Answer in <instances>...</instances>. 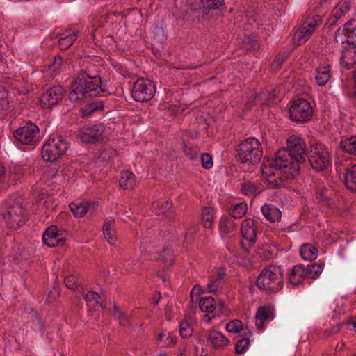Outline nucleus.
Returning <instances> with one entry per match:
<instances>
[{
  "instance_id": "nucleus-53",
  "label": "nucleus",
  "mask_w": 356,
  "mask_h": 356,
  "mask_svg": "<svg viewBox=\"0 0 356 356\" xmlns=\"http://www.w3.org/2000/svg\"><path fill=\"white\" fill-rule=\"evenodd\" d=\"M220 286V282L218 280H211L207 284V289L209 292H215L218 291Z\"/></svg>"
},
{
  "instance_id": "nucleus-13",
  "label": "nucleus",
  "mask_w": 356,
  "mask_h": 356,
  "mask_svg": "<svg viewBox=\"0 0 356 356\" xmlns=\"http://www.w3.org/2000/svg\"><path fill=\"white\" fill-rule=\"evenodd\" d=\"M105 126L102 123L88 125L83 127L81 134V140L83 143L95 144L103 140Z\"/></svg>"
},
{
  "instance_id": "nucleus-29",
  "label": "nucleus",
  "mask_w": 356,
  "mask_h": 356,
  "mask_svg": "<svg viewBox=\"0 0 356 356\" xmlns=\"http://www.w3.org/2000/svg\"><path fill=\"white\" fill-rule=\"evenodd\" d=\"M340 149L345 153L356 155V136L342 138Z\"/></svg>"
},
{
  "instance_id": "nucleus-14",
  "label": "nucleus",
  "mask_w": 356,
  "mask_h": 356,
  "mask_svg": "<svg viewBox=\"0 0 356 356\" xmlns=\"http://www.w3.org/2000/svg\"><path fill=\"white\" fill-rule=\"evenodd\" d=\"M316 17L308 18L307 21L303 22L301 26L296 31L294 34V39L297 40L299 45L305 44L306 41L312 36L316 28L318 26L317 20L319 19V16L316 15Z\"/></svg>"
},
{
  "instance_id": "nucleus-35",
  "label": "nucleus",
  "mask_w": 356,
  "mask_h": 356,
  "mask_svg": "<svg viewBox=\"0 0 356 356\" xmlns=\"http://www.w3.org/2000/svg\"><path fill=\"white\" fill-rule=\"evenodd\" d=\"M104 108V104L102 100L93 101L90 103L87 104L81 110L82 116H87L90 115L92 113L96 111H101Z\"/></svg>"
},
{
  "instance_id": "nucleus-17",
  "label": "nucleus",
  "mask_w": 356,
  "mask_h": 356,
  "mask_svg": "<svg viewBox=\"0 0 356 356\" xmlns=\"http://www.w3.org/2000/svg\"><path fill=\"white\" fill-rule=\"evenodd\" d=\"M307 271L306 268L302 264H298L293 266L291 273L289 275V282L293 286H298L307 276Z\"/></svg>"
},
{
  "instance_id": "nucleus-38",
  "label": "nucleus",
  "mask_w": 356,
  "mask_h": 356,
  "mask_svg": "<svg viewBox=\"0 0 356 356\" xmlns=\"http://www.w3.org/2000/svg\"><path fill=\"white\" fill-rule=\"evenodd\" d=\"M116 154V151L113 148H105L104 149H100L97 153V159L98 162L106 163L109 161V160L114 157Z\"/></svg>"
},
{
  "instance_id": "nucleus-48",
  "label": "nucleus",
  "mask_w": 356,
  "mask_h": 356,
  "mask_svg": "<svg viewBox=\"0 0 356 356\" xmlns=\"http://www.w3.org/2000/svg\"><path fill=\"white\" fill-rule=\"evenodd\" d=\"M249 344L250 339L246 337H243L236 343L235 346V353L238 355L244 353Z\"/></svg>"
},
{
  "instance_id": "nucleus-33",
  "label": "nucleus",
  "mask_w": 356,
  "mask_h": 356,
  "mask_svg": "<svg viewBox=\"0 0 356 356\" xmlns=\"http://www.w3.org/2000/svg\"><path fill=\"white\" fill-rule=\"evenodd\" d=\"M69 207L76 218L83 217L88 209V202H82L80 203L72 202L69 204Z\"/></svg>"
},
{
  "instance_id": "nucleus-43",
  "label": "nucleus",
  "mask_w": 356,
  "mask_h": 356,
  "mask_svg": "<svg viewBox=\"0 0 356 356\" xmlns=\"http://www.w3.org/2000/svg\"><path fill=\"white\" fill-rule=\"evenodd\" d=\"M307 276L311 279H316L323 271V266L320 264H312L306 268Z\"/></svg>"
},
{
  "instance_id": "nucleus-50",
  "label": "nucleus",
  "mask_w": 356,
  "mask_h": 356,
  "mask_svg": "<svg viewBox=\"0 0 356 356\" xmlns=\"http://www.w3.org/2000/svg\"><path fill=\"white\" fill-rule=\"evenodd\" d=\"M226 330L229 332H238L242 330V323L239 320H233L226 325Z\"/></svg>"
},
{
  "instance_id": "nucleus-12",
  "label": "nucleus",
  "mask_w": 356,
  "mask_h": 356,
  "mask_svg": "<svg viewBox=\"0 0 356 356\" xmlns=\"http://www.w3.org/2000/svg\"><path fill=\"white\" fill-rule=\"evenodd\" d=\"M3 216L10 229L16 230L24 223V208L19 204L8 206Z\"/></svg>"
},
{
  "instance_id": "nucleus-42",
  "label": "nucleus",
  "mask_w": 356,
  "mask_h": 356,
  "mask_svg": "<svg viewBox=\"0 0 356 356\" xmlns=\"http://www.w3.org/2000/svg\"><path fill=\"white\" fill-rule=\"evenodd\" d=\"M77 35L75 33H73L70 35H68L65 37L60 38L58 40V45L61 50L67 49L76 40Z\"/></svg>"
},
{
  "instance_id": "nucleus-31",
  "label": "nucleus",
  "mask_w": 356,
  "mask_h": 356,
  "mask_svg": "<svg viewBox=\"0 0 356 356\" xmlns=\"http://www.w3.org/2000/svg\"><path fill=\"white\" fill-rule=\"evenodd\" d=\"M172 203L170 201L154 202L153 207L156 208L161 213L165 215L169 219L175 216L174 212L171 210Z\"/></svg>"
},
{
  "instance_id": "nucleus-54",
  "label": "nucleus",
  "mask_w": 356,
  "mask_h": 356,
  "mask_svg": "<svg viewBox=\"0 0 356 356\" xmlns=\"http://www.w3.org/2000/svg\"><path fill=\"white\" fill-rule=\"evenodd\" d=\"M104 236L105 239L111 245H115L117 243V236L112 233V231L104 232Z\"/></svg>"
},
{
  "instance_id": "nucleus-45",
  "label": "nucleus",
  "mask_w": 356,
  "mask_h": 356,
  "mask_svg": "<svg viewBox=\"0 0 356 356\" xmlns=\"http://www.w3.org/2000/svg\"><path fill=\"white\" fill-rule=\"evenodd\" d=\"M290 55V52L288 51H285L283 52L279 53L275 58L274 60L273 61L271 65L272 67L275 70L279 69L282 63L284 62V60L289 58Z\"/></svg>"
},
{
  "instance_id": "nucleus-64",
  "label": "nucleus",
  "mask_w": 356,
  "mask_h": 356,
  "mask_svg": "<svg viewBox=\"0 0 356 356\" xmlns=\"http://www.w3.org/2000/svg\"><path fill=\"white\" fill-rule=\"evenodd\" d=\"M119 312H121L119 310V308L117 307V305H115L113 306V316L115 317L119 314Z\"/></svg>"
},
{
  "instance_id": "nucleus-26",
  "label": "nucleus",
  "mask_w": 356,
  "mask_h": 356,
  "mask_svg": "<svg viewBox=\"0 0 356 356\" xmlns=\"http://www.w3.org/2000/svg\"><path fill=\"white\" fill-rule=\"evenodd\" d=\"M350 6L347 1L339 3L333 10L332 17L328 22L331 25L334 24L338 19L350 10Z\"/></svg>"
},
{
  "instance_id": "nucleus-37",
  "label": "nucleus",
  "mask_w": 356,
  "mask_h": 356,
  "mask_svg": "<svg viewBox=\"0 0 356 356\" xmlns=\"http://www.w3.org/2000/svg\"><path fill=\"white\" fill-rule=\"evenodd\" d=\"M241 48L247 51L257 50L259 48V43L252 36L246 35L242 40Z\"/></svg>"
},
{
  "instance_id": "nucleus-62",
  "label": "nucleus",
  "mask_w": 356,
  "mask_h": 356,
  "mask_svg": "<svg viewBox=\"0 0 356 356\" xmlns=\"http://www.w3.org/2000/svg\"><path fill=\"white\" fill-rule=\"evenodd\" d=\"M7 96V92L4 88L0 86V99H3Z\"/></svg>"
},
{
  "instance_id": "nucleus-44",
  "label": "nucleus",
  "mask_w": 356,
  "mask_h": 356,
  "mask_svg": "<svg viewBox=\"0 0 356 356\" xmlns=\"http://www.w3.org/2000/svg\"><path fill=\"white\" fill-rule=\"evenodd\" d=\"M159 259L166 266H171L174 262L172 250L169 248H165L159 254Z\"/></svg>"
},
{
  "instance_id": "nucleus-20",
  "label": "nucleus",
  "mask_w": 356,
  "mask_h": 356,
  "mask_svg": "<svg viewBox=\"0 0 356 356\" xmlns=\"http://www.w3.org/2000/svg\"><path fill=\"white\" fill-rule=\"evenodd\" d=\"M261 211L265 218L271 222L280 221L282 217V212L272 204H265L261 207Z\"/></svg>"
},
{
  "instance_id": "nucleus-41",
  "label": "nucleus",
  "mask_w": 356,
  "mask_h": 356,
  "mask_svg": "<svg viewBox=\"0 0 356 356\" xmlns=\"http://www.w3.org/2000/svg\"><path fill=\"white\" fill-rule=\"evenodd\" d=\"M64 282L65 286L72 291H79L80 289L83 290V288L81 285V281L79 278L76 277L73 275H69L65 277L64 280Z\"/></svg>"
},
{
  "instance_id": "nucleus-30",
  "label": "nucleus",
  "mask_w": 356,
  "mask_h": 356,
  "mask_svg": "<svg viewBox=\"0 0 356 356\" xmlns=\"http://www.w3.org/2000/svg\"><path fill=\"white\" fill-rule=\"evenodd\" d=\"M331 77L329 65L321 66L316 69V80L318 86H325Z\"/></svg>"
},
{
  "instance_id": "nucleus-51",
  "label": "nucleus",
  "mask_w": 356,
  "mask_h": 356,
  "mask_svg": "<svg viewBox=\"0 0 356 356\" xmlns=\"http://www.w3.org/2000/svg\"><path fill=\"white\" fill-rule=\"evenodd\" d=\"M84 299L87 303L92 302V300L96 302V304L99 305L103 309L104 307L102 304L100 302L99 300L101 299L100 295L95 291H88L84 296Z\"/></svg>"
},
{
  "instance_id": "nucleus-5",
  "label": "nucleus",
  "mask_w": 356,
  "mask_h": 356,
  "mask_svg": "<svg viewBox=\"0 0 356 356\" xmlns=\"http://www.w3.org/2000/svg\"><path fill=\"white\" fill-rule=\"evenodd\" d=\"M308 159L311 167L316 172L325 170L331 165V156L328 149L321 143L310 146Z\"/></svg>"
},
{
  "instance_id": "nucleus-19",
  "label": "nucleus",
  "mask_w": 356,
  "mask_h": 356,
  "mask_svg": "<svg viewBox=\"0 0 356 356\" xmlns=\"http://www.w3.org/2000/svg\"><path fill=\"white\" fill-rule=\"evenodd\" d=\"M341 64L346 69H350L356 65V45H352L342 51L340 58Z\"/></svg>"
},
{
  "instance_id": "nucleus-39",
  "label": "nucleus",
  "mask_w": 356,
  "mask_h": 356,
  "mask_svg": "<svg viewBox=\"0 0 356 356\" xmlns=\"http://www.w3.org/2000/svg\"><path fill=\"white\" fill-rule=\"evenodd\" d=\"M29 318L32 321L33 327L40 332L43 331L44 322L37 311L31 309Z\"/></svg>"
},
{
  "instance_id": "nucleus-47",
  "label": "nucleus",
  "mask_w": 356,
  "mask_h": 356,
  "mask_svg": "<svg viewBox=\"0 0 356 356\" xmlns=\"http://www.w3.org/2000/svg\"><path fill=\"white\" fill-rule=\"evenodd\" d=\"M241 189L243 194L248 195H255L258 190L256 184L252 182H244L241 184Z\"/></svg>"
},
{
  "instance_id": "nucleus-57",
  "label": "nucleus",
  "mask_w": 356,
  "mask_h": 356,
  "mask_svg": "<svg viewBox=\"0 0 356 356\" xmlns=\"http://www.w3.org/2000/svg\"><path fill=\"white\" fill-rule=\"evenodd\" d=\"M202 293V288L200 285H195L191 291V300L193 301V296L198 297Z\"/></svg>"
},
{
  "instance_id": "nucleus-18",
  "label": "nucleus",
  "mask_w": 356,
  "mask_h": 356,
  "mask_svg": "<svg viewBox=\"0 0 356 356\" xmlns=\"http://www.w3.org/2000/svg\"><path fill=\"white\" fill-rule=\"evenodd\" d=\"M273 318V310L268 305L258 307L255 316L256 326L259 330L264 328V323Z\"/></svg>"
},
{
  "instance_id": "nucleus-4",
  "label": "nucleus",
  "mask_w": 356,
  "mask_h": 356,
  "mask_svg": "<svg viewBox=\"0 0 356 356\" xmlns=\"http://www.w3.org/2000/svg\"><path fill=\"white\" fill-rule=\"evenodd\" d=\"M236 159L241 163L258 164L263 156L261 144L255 138L243 140L236 148Z\"/></svg>"
},
{
  "instance_id": "nucleus-46",
  "label": "nucleus",
  "mask_w": 356,
  "mask_h": 356,
  "mask_svg": "<svg viewBox=\"0 0 356 356\" xmlns=\"http://www.w3.org/2000/svg\"><path fill=\"white\" fill-rule=\"evenodd\" d=\"M193 331V328L190 325L188 321L183 320L181 321L180 325H179V332H180V335L183 338H188L190 336H191Z\"/></svg>"
},
{
  "instance_id": "nucleus-49",
  "label": "nucleus",
  "mask_w": 356,
  "mask_h": 356,
  "mask_svg": "<svg viewBox=\"0 0 356 356\" xmlns=\"http://www.w3.org/2000/svg\"><path fill=\"white\" fill-rule=\"evenodd\" d=\"M183 151L186 156L189 157L191 160L195 159L200 152L199 148L197 146L184 145Z\"/></svg>"
},
{
  "instance_id": "nucleus-10",
  "label": "nucleus",
  "mask_w": 356,
  "mask_h": 356,
  "mask_svg": "<svg viewBox=\"0 0 356 356\" xmlns=\"http://www.w3.org/2000/svg\"><path fill=\"white\" fill-rule=\"evenodd\" d=\"M255 220L248 218L244 220L241 226L242 239L241 241V246L248 251L252 248L256 242L257 227Z\"/></svg>"
},
{
  "instance_id": "nucleus-21",
  "label": "nucleus",
  "mask_w": 356,
  "mask_h": 356,
  "mask_svg": "<svg viewBox=\"0 0 356 356\" xmlns=\"http://www.w3.org/2000/svg\"><path fill=\"white\" fill-rule=\"evenodd\" d=\"M333 191L325 186L318 187L316 190L315 197L322 205L331 206Z\"/></svg>"
},
{
  "instance_id": "nucleus-60",
  "label": "nucleus",
  "mask_w": 356,
  "mask_h": 356,
  "mask_svg": "<svg viewBox=\"0 0 356 356\" xmlns=\"http://www.w3.org/2000/svg\"><path fill=\"white\" fill-rule=\"evenodd\" d=\"M216 307H218L219 313L222 314L224 312L225 305L222 302H218V303L216 304Z\"/></svg>"
},
{
  "instance_id": "nucleus-6",
  "label": "nucleus",
  "mask_w": 356,
  "mask_h": 356,
  "mask_svg": "<svg viewBox=\"0 0 356 356\" xmlns=\"http://www.w3.org/2000/svg\"><path fill=\"white\" fill-rule=\"evenodd\" d=\"M68 149L67 143L60 135L50 138L41 149V156L45 161L54 162L63 156Z\"/></svg>"
},
{
  "instance_id": "nucleus-34",
  "label": "nucleus",
  "mask_w": 356,
  "mask_h": 356,
  "mask_svg": "<svg viewBox=\"0 0 356 356\" xmlns=\"http://www.w3.org/2000/svg\"><path fill=\"white\" fill-rule=\"evenodd\" d=\"M216 300L211 297L202 298L199 301V307L203 312L211 313L215 311Z\"/></svg>"
},
{
  "instance_id": "nucleus-61",
  "label": "nucleus",
  "mask_w": 356,
  "mask_h": 356,
  "mask_svg": "<svg viewBox=\"0 0 356 356\" xmlns=\"http://www.w3.org/2000/svg\"><path fill=\"white\" fill-rule=\"evenodd\" d=\"M6 170L3 166L0 165V183L4 181Z\"/></svg>"
},
{
  "instance_id": "nucleus-24",
  "label": "nucleus",
  "mask_w": 356,
  "mask_h": 356,
  "mask_svg": "<svg viewBox=\"0 0 356 356\" xmlns=\"http://www.w3.org/2000/svg\"><path fill=\"white\" fill-rule=\"evenodd\" d=\"M237 227V224L232 218L222 216L219 222V229L222 235H227L234 232Z\"/></svg>"
},
{
  "instance_id": "nucleus-52",
  "label": "nucleus",
  "mask_w": 356,
  "mask_h": 356,
  "mask_svg": "<svg viewBox=\"0 0 356 356\" xmlns=\"http://www.w3.org/2000/svg\"><path fill=\"white\" fill-rule=\"evenodd\" d=\"M201 162L203 168L209 169L213 165L212 157L209 154H203L201 155Z\"/></svg>"
},
{
  "instance_id": "nucleus-58",
  "label": "nucleus",
  "mask_w": 356,
  "mask_h": 356,
  "mask_svg": "<svg viewBox=\"0 0 356 356\" xmlns=\"http://www.w3.org/2000/svg\"><path fill=\"white\" fill-rule=\"evenodd\" d=\"M197 232V227L195 225L192 226L190 229H187V232H186V238H193V235L195 234Z\"/></svg>"
},
{
  "instance_id": "nucleus-36",
  "label": "nucleus",
  "mask_w": 356,
  "mask_h": 356,
  "mask_svg": "<svg viewBox=\"0 0 356 356\" xmlns=\"http://www.w3.org/2000/svg\"><path fill=\"white\" fill-rule=\"evenodd\" d=\"M202 225L205 228H211L213 220V209L204 207L202 211Z\"/></svg>"
},
{
  "instance_id": "nucleus-55",
  "label": "nucleus",
  "mask_w": 356,
  "mask_h": 356,
  "mask_svg": "<svg viewBox=\"0 0 356 356\" xmlns=\"http://www.w3.org/2000/svg\"><path fill=\"white\" fill-rule=\"evenodd\" d=\"M115 318L118 319L120 325L125 326L129 324L128 316L123 312H119V314Z\"/></svg>"
},
{
  "instance_id": "nucleus-2",
  "label": "nucleus",
  "mask_w": 356,
  "mask_h": 356,
  "mask_svg": "<svg viewBox=\"0 0 356 356\" xmlns=\"http://www.w3.org/2000/svg\"><path fill=\"white\" fill-rule=\"evenodd\" d=\"M102 80L99 75H92L86 70H81L72 81L68 98L74 103L80 104L84 99L93 98L104 93Z\"/></svg>"
},
{
  "instance_id": "nucleus-3",
  "label": "nucleus",
  "mask_w": 356,
  "mask_h": 356,
  "mask_svg": "<svg viewBox=\"0 0 356 356\" xmlns=\"http://www.w3.org/2000/svg\"><path fill=\"white\" fill-rule=\"evenodd\" d=\"M257 286L267 293H276L284 286L283 270L280 266L268 265L257 277Z\"/></svg>"
},
{
  "instance_id": "nucleus-8",
  "label": "nucleus",
  "mask_w": 356,
  "mask_h": 356,
  "mask_svg": "<svg viewBox=\"0 0 356 356\" xmlns=\"http://www.w3.org/2000/svg\"><path fill=\"white\" fill-rule=\"evenodd\" d=\"M313 115V108L310 103L305 99L294 100L289 108V117L296 122H306Z\"/></svg>"
},
{
  "instance_id": "nucleus-1",
  "label": "nucleus",
  "mask_w": 356,
  "mask_h": 356,
  "mask_svg": "<svg viewBox=\"0 0 356 356\" xmlns=\"http://www.w3.org/2000/svg\"><path fill=\"white\" fill-rule=\"evenodd\" d=\"M307 153L305 140L296 135L288 138L286 146L280 149L269 165L280 171L279 179L287 181L293 179L300 172V164L305 162Z\"/></svg>"
},
{
  "instance_id": "nucleus-9",
  "label": "nucleus",
  "mask_w": 356,
  "mask_h": 356,
  "mask_svg": "<svg viewBox=\"0 0 356 356\" xmlns=\"http://www.w3.org/2000/svg\"><path fill=\"white\" fill-rule=\"evenodd\" d=\"M14 136L22 144L33 145L39 138V128L35 124L30 121L26 122L25 125L19 127Z\"/></svg>"
},
{
  "instance_id": "nucleus-15",
  "label": "nucleus",
  "mask_w": 356,
  "mask_h": 356,
  "mask_svg": "<svg viewBox=\"0 0 356 356\" xmlns=\"http://www.w3.org/2000/svg\"><path fill=\"white\" fill-rule=\"evenodd\" d=\"M64 92V88L60 85L54 86L53 87L47 89L40 97L42 106L47 108H51L62 99Z\"/></svg>"
},
{
  "instance_id": "nucleus-7",
  "label": "nucleus",
  "mask_w": 356,
  "mask_h": 356,
  "mask_svg": "<svg viewBox=\"0 0 356 356\" xmlns=\"http://www.w3.org/2000/svg\"><path fill=\"white\" fill-rule=\"evenodd\" d=\"M156 92L155 85L147 79L136 80L132 86L131 96L136 102H147L151 100Z\"/></svg>"
},
{
  "instance_id": "nucleus-28",
  "label": "nucleus",
  "mask_w": 356,
  "mask_h": 356,
  "mask_svg": "<svg viewBox=\"0 0 356 356\" xmlns=\"http://www.w3.org/2000/svg\"><path fill=\"white\" fill-rule=\"evenodd\" d=\"M300 255L305 260L314 261L318 257V249L311 244H303L300 249Z\"/></svg>"
},
{
  "instance_id": "nucleus-56",
  "label": "nucleus",
  "mask_w": 356,
  "mask_h": 356,
  "mask_svg": "<svg viewBox=\"0 0 356 356\" xmlns=\"http://www.w3.org/2000/svg\"><path fill=\"white\" fill-rule=\"evenodd\" d=\"M114 227V220L113 218H106L105 223L102 227V231L108 232L112 231V228Z\"/></svg>"
},
{
  "instance_id": "nucleus-25",
  "label": "nucleus",
  "mask_w": 356,
  "mask_h": 356,
  "mask_svg": "<svg viewBox=\"0 0 356 356\" xmlns=\"http://www.w3.org/2000/svg\"><path fill=\"white\" fill-rule=\"evenodd\" d=\"M343 31L347 36V43L356 45V19H350L344 24Z\"/></svg>"
},
{
  "instance_id": "nucleus-16",
  "label": "nucleus",
  "mask_w": 356,
  "mask_h": 356,
  "mask_svg": "<svg viewBox=\"0 0 356 356\" xmlns=\"http://www.w3.org/2000/svg\"><path fill=\"white\" fill-rule=\"evenodd\" d=\"M207 341L215 349H222L229 343V341L224 334L213 329L207 332Z\"/></svg>"
},
{
  "instance_id": "nucleus-22",
  "label": "nucleus",
  "mask_w": 356,
  "mask_h": 356,
  "mask_svg": "<svg viewBox=\"0 0 356 356\" xmlns=\"http://www.w3.org/2000/svg\"><path fill=\"white\" fill-rule=\"evenodd\" d=\"M344 175V184L346 188L356 192V164L348 166Z\"/></svg>"
},
{
  "instance_id": "nucleus-27",
  "label": "nucleus",
  "mask_w": 356,
  "mask_h": 356,
  "mask_svg": "<svg viewBox=\"0 0 356 356\" xmlns=\"http://www.w3.org/2000/svg\"><path fill=\"white\" fill-rule=\"evenodd\" d=\"M265 104H273V99L267 98V92H262L259 93H254L246 103V106L251 107L252 104L264 105Z\"/></svg>"
},
{
  "instance_id": "nucleus-40",
  "label": "nucleus",
  "mask_w": 356,
  "mask_h": 356,
  "mask_svg": "<svg viewBox=\"0 0 356 356\" xmlns=\"http://www.w3.org/2000/svg\"><path fill=\"white\" fill-rule=\"evenodd\" d=\"M248 209L247 204L243 202L236 204L234 207L229 209L231 218H240L246 213Z\"/></svg>"
},
{
  "instance_id": "nucleus-11",
  "label": "nucleus",
  "mask_w": 356,
  "mask_h": 356,
  "mask_svg": "<svg viewBox=\"0 0 356 356\" xmlns=\"http://www.w3.org/2000/svg\"><path fill=\"white\" fill-rule=\"evenodd\" d=\"M66 230L56 225L48 227L42 235V241L49 247L62 246L67 236Z\"/></svg>"
},
{
  "instance_id": "nucleus-23",
  "label": "nucleus",
  "mask_w": 356,
  "mask_h": 356,
  "mask_svg": "<svg viewBox=\"0 0 356 356\" xmlns=\"http://www.w3.org/2000/svg\"><path fill=\"white\" fill-rule=\"evenodd\" d=\"M202 16L208 15L211 11L223 10L225 0H202Z\"/></svg>"
},
{
  "instance_id": "nucleus-32",
  "label": "nucleus",
  "mask_w": 356,
  "mask_h": 356,
  "mask_svg": "<svg viewBox=\"0 0 356 356\" xmlns=\"http://www.w3.org/2000/svg\"><path fill=\"white\" fill-rule=\"evenodd\" d=\"M120 186L124 189L131 188L135 184V175L130 171H124L119 180Z\"/></svg>"
},
{
  "instance_id": "nucleus-63",
  "label": "nucleus",
  "mask_w": 356,
  "mask_h": 356,
  "mask_svg": "<svg viewBox=\"0 0 356 356\" xmlns=\"http://www.w3.org/2000/svg\"><path fill=\"white\" fill-rule=\"evenodd\" d=\"M166 346H169L170 344H174L175 342L173 341V338L171 335H169L165 341Z\"/></svg>"
},
{
  "instance_id": "nucleus-59",
  "label": "nucleus",
  "mask_w": 356,
  "mask_h": 356,
  "mask_svg": "<svg viewBox=\"0 0 356 356\" xmlns=\"http://www.w3.org/2000/svg\"><path fill=\"white\" fill-rule=\"evenodd\" d=\"M62 61H63V60L60 56H57L54 57V62L53 63V66L55 70L59 68L61 66Z\"/></svg>"
}]
</instances>
